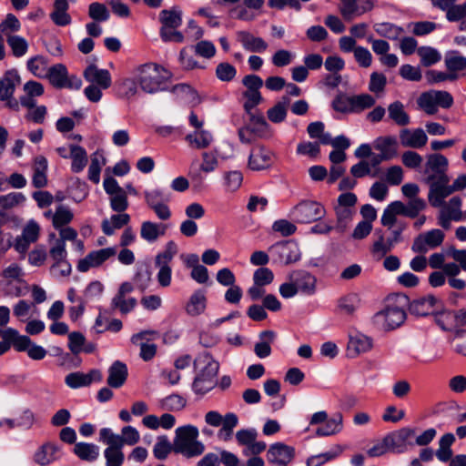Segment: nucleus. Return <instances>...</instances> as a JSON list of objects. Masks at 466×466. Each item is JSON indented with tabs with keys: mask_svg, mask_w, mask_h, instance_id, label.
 <instances>
[{
	"mask_svg": "<svg viewBox=\"0 0 466 466\" xmlns=\"http://www.w3.org/2000/svg\"><path fill=\"white\" fill-rule=\"evenodd\" d=\"M136 82L141 90L155 94L166 89V83L171 78V73L156 63H146L135 70Z\"/></svg>",
	"mask_w": 466,
	"mask_h": 466,
	"instance_id": "1",
	"label": "nucleus"
},
{
	"mask_svg": "<svg viewBox=\"0 0 466 466\" xmlns=\"http://www.w3.org/2000/svg\"><path fill=\"white\" fill-rule=\"evenodd\" d=\"M198 429L193 425L178 427L174 439V451L187 458L201 455L205 446L198 441Z\"/></svg>",
	"mask_w": 466,
	"mask_h": 466,
	"instance_id": "2",
	"label": "nucleus"
},
{
	"mask_svg": "<svg viewBox=\"0 0 466 466\" xmlns=\"http://www.w3.org/2000/svg\"><path fill=\"white\" fill-rule=\"evenodd\" d=\"M453 97L444 90H430L423 92L418 98V105L428 115H435L438 107L448 109L453 105Z\"/></svg>",
	"mask_w": 466,
	"mask_h": 466,
	"instance_id": "3",
	"label": "nucleus"
},
{
	"mask_svg": "<svg viewBox=\"0 0 466 466\" xmlns=\"http://www.w3.org/2000/svg\"><path fill=\"white\" fill-rule=\"evenodd\" d=\"M325 214L324 207L319 202L303 200L291 209L289 217L297 223H310L321 219Z\"/></svg>",
	"mask_w": 466,
	"mask_h": 466,
	"instance_id": "4",
	"label": "nucleus"
},
{
	"mask_svg": "<svg viewBox=\"0 0 466 466\" xmlns=\"http://www.w3.org/2000/svg\"><path fill=\"white\" fill-rule=\"evenodd\" d=\"M405 226V224L399 223L397 228L393 229L390 233V237L387 238H385L382 230L376 229L374 232L376 240L372 245L371 253L379 258H383L397 243L401 241V233Z\"/></svg>",
	"mask_w": 466,
	"mask_h": 466,
	"instance_id": "5",
	"label": "nucleus"
},
{
	"mask_svg": "<svg viewBox=\"0 0 466 466\" xmlns=\"http://www.w3.org/2000/svg\"><path fill=\"white\" fill-rule=\"evenodd\" d=\"M49 82L56 88H68L78 90L82 86V81L75 75L69 76L67 69L63 64H56L49 68L46 76Z\"/></svg>",
	"mask_w": 466,
	"mask_h": 466,
	"instance_id": "6",
	"label": "nucleus"
},
{
	"mask_svg": "<svg viewBox=\"0 0 466 466\" xmlns=\"http://www.w3.org/2000/svg\"><path fill=\"white\" fill-rule=\"evenodd\" d=\"M268 251L276 260L281 264L289 265L300 259V251L294 240L279 241L269 247Z\"/></svg>",
	"mask_w": 466,
	"mask_h": 466,
	"instance_id": "7",
	"label": "nucleus"
},
{
	"mask_svg": "<svg viewBox=\"0 0 466 466\" xmlns=\"http://www.w3.org/2000/svg\"><path fill=\"white\" fill-rule=\"evenodd\" d=\"M448 166L449 160L445 156L440 153L430 154L424 167L425 180L450 181L447 175Z\"/></svg>",
	"mask_w": 466,
	"mask_h": 466,
	"instance_id": "8",
	"label": "nucleus"
},
{
	"mask_svg": "<svg viewBox=\"0 0 466 466\" xmlns=\"http://www.w3.org/2000/svg\"><path fill=\"white\" fill-rule=\"evenodd\" d=\"M414 436V429L404 427L387 434L385 436V444L390 446V451L402 453L407 451L409 446L414 444L412 441Z\"/></svg>",
	"mask_w": 466,
	"mask_h": 466,
	"instance_id": "9",
	"label": "nucleus"
},
{
	"mask_svg": "<svg viewBox=\"0 0 466 466\" xmlns=\"http://www.w3.org/2000/svg\"><path fill=\"white\" fill-rule=\"evenodd\" d=\"M202 158L203 162L199 168L198 169L195 167L194 162L192 163L188 172V177H190L193 186L196 188H199L203 186L204 177L202 176L201 172L210 173L214 171L218 165L217 154L214 152H204L202 154Z\"/></svg>",
	"mask_w": 466,
	"mask_h": 466,
	"instance_id": "10",
	"label": "nucleus"
},
{
	"mask_svg": "<svg viewBox=\"0 0 466 466\" xmlns=\"http://www.w3.org/2000/svg\"><path fill=\"white\" fill-rule=\"evenodd\" d=\"M442 308L441 300L433 295L418 298L410 303L409 310L411 315L425 317L436 314Z\"/></svg>",
	"mask_w": 466,
	"mask_h": 466,
	"instance_id": "11",
	"label": "nucleus"
},
{
	"mask_svg": "<svg viewBox=\"0 0 466 466\" xmlns=\"http://www.w3.org/2000/svg\"><path fill=\"white\" fill-rule=\"evenodd\" d=\"M444 233L441 229H431L426 233L420 234L415 238L411 249L416 253L424 254L433 249L443 242Z\"/></svg>",
	"mask_w": 466,
	"mask_h": 466,
	"instance_id": "12",
	"label": "nucleus"
},
{
	"mask_svg": "<svg viewBox=\"0 0 466 466\" xmlns=\"http://www.w3.org/2000/svg\"><path fill=\"white\" fill-rule=\"evenodd\" d=\"M106 438L110 439L122 448L125 445L133 446L140 440L139 432L133 426H125L121 430V434H116L109 428H103L100 431Z\"/></svg>",
	"mask_w": 466,
	"mask_h": 466,
	"instance_id": "13",
	"label": "nucleus"
},
{
	"mask_svg": "<svg viewBox=\"0 0 466 466\" xmlns=\"http://www.w3.org/2000/svg\"><path fill=\"white\" fill-rule=\"evenodd\" d=\"M376 318L383 321V327L387 330L400 327L406 319V312L397 305H388L384 310L377 313Z\"/></svg>",
	"mask_w": 466,
	"mask_h": 466,
	"instance_id": "14",
	"label": "nucleus"
},
{
	"mask_svg": "<svg viewBox=\"0 0 466 466\" xmlns=\"http://www.w3.org/2000/svg\"><path fill=\"white\" fill-rule=\"evenodd\" d=\"M288 279L293 281L298 293L313 295L316 292V278L305 270H294L288 276Z\"/></svg>",
	"mask_w": 466,
	"mask_h": 466,
	"instance_id": "15",
	"label": "nucleus"
},
{
	"mask_svg": "<svg viewBox=\"0 0 466 466\" xmlns=\"http://www.w3.org/2000/svg\"><path fill=\"white\" fill-rule=\"evenodd\" d=\"M429 185L430 190L428 194V199L430 204L434 208L443 206L444 199L449 197L451 193L450 188V181L438 180H425Z\"/></svg>",
	"mask_w": 466,
	"mask_h": 466,
	"instance_id": "16",
	"label": "nucleus"
},
{
	"mask_svg": "<svg viewBox=\"0 0 466 466\" xmlns=\"http://www.w3.org/2000/svg\"><path fill=\"white\" fill-rule=\"evenodd\" d=\"M116 253V248H106L92 251L85 258L79 260L77 269L80 272H86L90 268L100 266L106 259L115 256Z\"/></svg>",
	"mask_w": 466,
	"mask_h": 466,
	"instance_id": "17",
	"label": "nucleus"
},
{
	"mask_svg": "<svg viewBox=\"0 0 466 466\" xmlns=\"http://www.w3.org/2000/svg\"><path fill=\"white\" fill-rule=\"evenodd\" d=\"M341 6L339 11L345 20L350 21L354 17L360 16L370 11L374 7L372 0H365L361 5L358 4V0H340Z\"/></svg>",
	"mask_w": 466,
	"mask_h": 466,
	"instance_id": "18",
	"label": "nucleus"
},
{
	"mask_svg": "<svg viewBox=\"0 0 466 466\" xmlns=\"http://www.w3.org/2000/svg\"><path fill=\"white\" fill-rule=\"evenodd\" d=\"M273 153L263 146L254 147L249 154L248 167L252 170H263L272 165Z\"/></svg>",
	"mask_w": 466,
	"mask_h": 466,
	"instance_id": "19",
	"label": "nucleus"
},
{
	"mask_svg": "<svg viewBox=\"0 0 466 466\" xmlns=\"http://www.w3.org/2000/svg\"><path fill=\"white\" fill-rule=\"evenodd\" d=\"M294 457V449L281 442L272 444L267 453L268 461L271 463L287 466Z\"/></svg>",
	"mask_w": 466,
	"mask_h": 466,
	"instance_id": "20",
	"label": "nucleus"
},
{
	"mask_svg": "<svg viewBox=\"0 0 466 466\" xmlns=\"http://www.w3.org/2000/svg\"><path fill=\"white\" fill-rule=\"evenodd\" d=\"M99 441L107 445V448L104 451L106 466H122L125 461L123 448L110 439L106 438L101 432H99Z\"/></svg>",
	"mask_w": 466,
	"mask_h": 466,
	"instance_id": "21",
	"label": "nucleus"
},
{
	"mask_svg": "<svg viewBox=\"0 0 466 466\" xmlns=\"http://www.w3.org/2000/svg\"><path fill=\"white\" fill-rule=\"evenodd\" d=\"M400 144L405 147L421 148L428 142V137L423 129L413 130L405 128L400 132Z\"/></svg>",
	"mask_w": 466,
	"mask_h": 466,
	"instance_id": "22",
	"label": "nucleus"
},
{
	"mask_svg": "<svg viewBox=\"0 0 466 466\" xmlns=\"http://www.w3.org/2000/svg\"><path fill=\"white\" fill-rule=\"evenodd\" d=\"M61 456L62 452L60 447L55 443L47 442L35 451L34 459L37 464L46 466L58 461Z\"/></svg>",
	"mask_w": 466,
	"mask_h": 466,
	"instance_id": "23",
	"label": "nucleus"
},
{
	"mask_svg": "<svg viewBox=\"0 0 466 466\" xmlns=\"http://www.w3.org/2000/svg\"><path fill=\"white\" fill-rule=\"evenodd\" d=\"M237 39L245 50L253 53H262L268 46L263 38L255 36L248 31L237 32Z\"/></svg>",
	"mask_w": 466,
	"mask_h": 466,
	"instance_id": "24",
	"label": "nucleus"
},
{
	"mask_svg": "<svg viewBox=\"0 0 466 466\" xmlns=\"http://www.w3.org/2000/svg\"><path fill=\"white\" fill-rule=\"evenodd\" d=\"M84 76L87 82L96 84L102 89H107L112 83L108 70L99 69L95 65H90L85 69Z\"/></svg>",
	"mask_w": 466,
	"mask_h": 466,
	"instance_id": "25",
	"label": "nucleus"
},
{
	"mask_svg": "<svg viewBox=\"0 0 466 466\" xmlns=\"http://www.w3.org/2000/svg\"><path fill=\"white\" fill-rule=\"evenodd\" d=\"M21 84V77L15 69L5 72L0 86V100L7 99L14 96L15 89Z\"/></svg>",
	"mask_w": 466,
	"mask_h": 466,
	"instance_id": "26",
	"label": "nucleus"
},
{
	"mask_svg": "<svg viewBox=\"0 0 466 466\" xmlns=\"http://www.w3.org/2000/svg\"><path fill=\"white\" fill-rule=\"evenodd\" d=\"M194 369L198 373L218 375L219 364L208 352H203L195 359Z\"/></svg>",
	"mask_w": 466,
	"mask_h": 466,
	"instance_id": "27",
	"label": "nucleus"
},
{
	"mask_svg": "<svg viewBox=\"0 0 466 466\" xmlns=\"http://www.w3.org/2000/svg\"><path fill=\"white\" fill-rule=\"evenodd\" d=\"M207 308V297L204 289L196 290L189 298L185 310L191 317L202 314Z\"/></svg>",
	"mask_w": 466,
	"mask_h": 466,
	"instance_id": "28",
	"label": "nucleus"
},
{
	"mask_svg": "<svg viewBox=\"0 0 466 466\" xmlns=\"http://www.w3.org/2000/svg\"><path fill=\"white\" fill-rule=\"evenodd\" d=\"M69 5L67 0H55L54 9L50 14V19L58 26H66L71 24V16L67 13Z\"/></svg>",
	"mask_w": 466,
	"mask_h": 466,
	"instance_id": "29",
	"label": "nucleus"
},
{
	"mask_svg": "<svg viewBox=\"0 0 466 466\" xmlns=\"http://www.w3.org/2000/svg\"><path fill=\"white\" fill-rule=\"evenodd\" d=\"M167 226L162 223H154L151 221H144L140 228V236L143 239L149 243H153L157 238L166 234Z\"/></svg>",
	"mask_w": 466,
	"mask_h": 466,
	"instance_id": "30",
	"label": "nucleus"
},
{
	"mask_svg": "<svg viewBox=\"0 0 466 466\" xmlns=\"http://www.w3.org/2000/svg\"><path fill=\"white\" fill-rule=\"evenodd\" d=\"M127 378V365L119 360L115 361L108 370L107 384L117 389L126 382Z\"/></svg>",
	"mask_w": 466,
	"mask_h": 466,
	"instance_id": "31",
	"label": "nucleus"
},
{
	"mask_svg": "<svg viewBox=\"0 0 466 466\" xmlns=\"http://www.w3.org/2000/svg\"><path fill=\"white\" fill-rule=\"evenodd\" d=\"M372 348V340L370 337L358 333L350 337L348 351L352 356L369 351Z\"/></svg>",
	"mask_w": 466,
	"mask_h": 466,
	"instance_id": "32",
	"label": "nucleus"
},
{
	"mask_svg": "<svg viewBox=\"0 0 466 466\" xmlns=\"http://www.w3.org/2000/svg\"><path fill=\"white\" fill-rule=\"evenodd\" d=\"M185 139L191 147L203 149L209 147L213 141V137L209 131L198 129L187 134Z\"/></svg>",
	"mask_w": 466,
	"mask_h": 466,
	"instance_id": "33",
	"label": "nucleus"
},
{
	"mask_svg": "<svg viewBox=\"0 0 466 466\" xmlns=\"http://www.w3.org/2000/svg\"><path fill=\"white\" fill-rule=\"evenodd\" d=\"M47 159L44 156H38L35 158L34 163V175H33V185L35 187L41 188L46 186L47 177Z\"/></svg>",
	"mask_w": 466,
	"mask_h": 466,
	"instance_id": "34",
	"label": "nucleus"
},
{
	"mask_svg": "<svg viewBox=\"0 0 466 466\" xmlns=\"http://www.w3.org/2000/svg\"><path fill=\"white\" fill-rule=\"evenodd\" d=\"M161 28H177L182 25V11L174 6L171 9H164L159 13Z\"/></svg>",
	"mask_w": 466,
	"mask_h": 466,
	"instance_id": "35",
	"label": "nucleus"
},
{
	"mask_svg": "<svg viewBox=\"0 0 466 466\" xmlns=\"http://www.w3.org/2000/svg\"><path fill=\"white\" fill-rule=\"evenodd\" d=\"M397 147L398 142L394 137H379L374 141L375 149L390 159L397 155Z\"/></svg>",
	"mask_w": 466,
	"mask_h": 466,
	"instance_id": "36",
	"label": "nucleus"
},
{
	"mask_svg": "<svg viewBox=\"0 0 466 466\" xmlns=\"http://www.w3.org/2000/svg\"><path fill=\"white\" fill-rule=\"evenodd\" d=\"M130 220V217L127 213H119L111 216L109 219H104L102 221V231L107 236H111L115 233L116 229H119L124 226L127 225Z\"/></svg>",
	"mask_w": 466,
	"mask_h": 466,
	"instance_id": "37",
	"label": "nucleus"
},
{
	"mask_svg": "<svg viewBox=\"0 0 466 466\" xmlns=\"http://www.w3.org/2000/svg\"><path fill=\"white\" fill-rule=\"evenodd\" d=\"M455 441V436L452 433H445L439 441V448L435 452L436 457L441 462H448L452 455L451 445Z\"/></svg>",
	"mask_w": 466,
	"mask_h": 466,
	"instance_id": "38",
	"label": "nucleus"
},
{
	"mask_svg": "<svg viewBox=\"0 0 466 466\" xmlns=\"http://www.w3.org/2000/svg\"><path fill=\"white\" fill-rule=\"evenodd\" d=\"M74 453L82 461H94L99 456V447L94 443L77 442Z\"/></svg>",
	"mask_w": 466,
	"mask_h": 466,
	"instance_id": "39",
	"label": "nucleus"
},
{
	"mask_svg": "<svg viewBox=\"0 0 466 466\" xmlns=\"http://www.w3.org/2000/svg\"><path fill=\"white\" fill-rule=\"evenodd\" d=\"M69 157L72 158L71 169L75 173L81 172L87 164V153L80 146L71 145Z\"/></svg>",
	"mask_w": 466,
	"mask_h": 466,
	"instance_id": "40",
	"label": "nucleus"
},
{
	"mask_svg": "<svg viewBox=\"0 0 466 466\" xmlns=\"http://www.w3.org/2000/svg\"><path fill=\"white\" fill-rule=\"evenodd\" d=\"M2 339L10 342L11 346L18 351L26 350L29 347V339L19 335L18 331L12 328H7L2 332Z\"/></svg>",
	"mask_w": 466,
	"mask_h": 466,
	"instance_id": "41",
	"label": "nucleus"
},
{
	"mask_svg": "<svg viewBox=\"0 0 466 466\" xmlns=\"http://www.w3.org/2000/svg\"><path fill=\"white\" fill-rule=\"evenodd\" d=\"M342 415L337 413L330 420H327L324 425L316 430V435L319 437L330 436L339 432L342 429Z\"/></svg>",
	"mask_w": 466,
	"mask_h": 466,
	"instance_id": "42",
	"label": "nucleus"
},
{
	"mask_svg": "<svg viewBox=\"0 0 466 466\" xmlns=\"http://www.w3.org/2000/svg\"><path fill=\"white\" fill-rule=\"evenodd\" d=\"M262 341L255 344L254 351L258 358H267L271 353L270 343L275 338V333L271 330H264L259 334Z\"/></svg>",
	"mask_w": 466,
	"mask_h": 466,
	"instance_id": "43",
	"label": "nucleus"
},
{
	"mask_svg": "<svg viewBox=\"0 0 466 466\" xmlns=\"http://www.w3.org/2000/svg\"><path fill=\"white\" fill-rule=\"evenodd\" d=\"M389 117L399 126L410 124V116L404 110V106L400 101H395L388 106Z\"/></svg>",
	"mask_w": 466,
	"mask_h": 466,
	"instance_id": "44",
	"label": "nucleus"
},
{
	"mask_svg": "<svg viewBox=\"0 0 466 466\" xmlns=\"http://www.w3.org/2000/svg\"><path fill=\"white\" fill-rule=\"evenodd\" d=\"M187 400L178 394H171L158 401V406L162 410L177 411L185 408Z\"/></svg>",
	"mask_w": 466,
	"mask_h": 466,
	"instance_id": "45",
	"label": "nucleus"
},
{
	"mask_svg": "<svg viewBox=\"0 0 466 466\" xmlns=\"http://www.w3.org/2000/svg\"><path fill=\"white\" fill-rule=\"evenodd\" d=\"M335 214L337 218L336 226L334 227L335 230L339 233H343L346 231L349 223L352 219L353 210L349 208L335 207Z\"/></svg>",
	"mask_w": 466,
	"mask_h": 466,
	"instance_id": "46",
	"label": "nucleus"
},
{
	"mask_svg": "<svg viewBox=\"0 0 466 466\" xmlns=\"http://www.w3.org/2000/svg\"><path fill=\"white\" fill-rule=\"evenodd\" d=\"M360 305V299L358 294L350 293L338 301L339 309L347 315H352Z\"/></svg>",
	"mask_w": 466,
	"mask_h": 466,
	"instance_id": "47",
	"label": "nucleus"
},
{
	"mask_svg": "<svg viewBox=\"0 0 466 466\" xmlns=\"http://www.w3.org/2000/svg\"><path fill=\"white\" fill-rule=\"evenodd\" d=\"M352 113H360L371 108L376 104V99L370 94H360L352 96Z\"/></svg>",
	"mask_w": 466,
	"mask_h": 466,
	"instance_id": "48",
	"label": "nucleus"
},
{
	"mask_svg": "<svg viewBox=\"0 0 466 466\" xmlns=\"http://www.w3.org/2000/svg\"><path fill=\"white\" fill-rule=\"evenodd\" d=\"M374 29L380 36L396 40L403 33V29L391 23H380L374 25Z\"/></svg>",
	"mask_w": 466,
	"mask_h": 466,
	"instance_id": "49",
	"label": "nucleus"
},
{
	"mask_svg": "<svg viewBox=\"0 0 466 466\" xmlns=\"http://www.w3.org/2000/svg\"><path fill=\"white\" fill-rule=\"evenodd\" d=\"M417 53L424 66H431L441 59L439 51L431 46H420L417 49Z\"/></svg>",
	"mask_w": 466,
	"mask_h": 466,
	"instance_id": "50",
	"label": "nucleus"
},
{
	"mask_svg": "<svg viewBox=\"0 0 466 466\" xmlns=\"http://www.w3.org/2000/svg\"><path fill=\"white\" fill-rule=\"evenodd\" d=\"M137 305L135 298L126 299V296L116 295L112 299V309H119L122 314H127L134 309Z\"/></svg>",
	"mask_w": 466,
	"mask_h": 466,
	"instance_id": "51",
	"label": "nucleus"
},
{
	"mask_svg": "<svg viewBox=\"0 0 466 466\" xmlns=\"http://www.w3.org/2000/svg\"><path fill=\"white\" fill-rule=\"evenodd\" d=\"M172 451H174V444L170 443L167 436L157 437L153 449L154 456L157 460H165Z\"/></svg>",
	"mask_w": 466,
	"mask_h": 466,
	"instance_id": "52",
	"label": "nucleus"
},
{
	"mask_svg": "<svg viewBox=\"0 0 466 466\" xmlns=\"http://www.w3.org/2000/svg\"><path fill=\"white\" fill-rule=\"evenodd\" d=\"M445 66L451 72L461 71L466 68V57L457 52L448 53L445 56Z\"/></svg>",
	"mask_w": 466,
	"mask_h": 466,
	"instance_id": "53",
	"label": "nucleus"
},
{
	"mask_svg": "<svg viewBox=\"0 0 466 466\" xmlns=\"http://www.w3.org/2000/svg\"><path fill=\"white\" fill-rule=\"evenodd\" d=\"M48 60L43 56L31 58V74L39 78L46 77L48 72Z\"/></svg>",
	"mask_w": 466,
	"mask_h": 466,
	"instance_id": "54",
	"label": "nucleus"
},
{
	"mask_svg": "<svg viewBox=\"0 0 466 466\" xmlns=\"http://www.w3.org/2000/svg\"><path fill=\"white\" fill-rule=\"evenodd\" d=\"M14 248L19 253L21 258H25L29 248V224L23 228L21 236L16 237L14 241Z\"/></svg>",
	"mask_w": 466,
	"mask_h": 466,
	"instance_id": "55",
	"label": "nucleus"
},
{
	"mask_svg": "<svg viewBox=\"0 0 466 466\" xmlns=\"http://www.w3.org/2000/svg\"><path fill=\"white\" fill-rule=\"evenodd\" d=\"M88 15L96 22H105L108 20L110 14L104 4L94 2L88 6Z\"/></svg>",
	"mask_w": 466,
	"mask_h": 466,
	"instance_id": "56",
	"label": "nucleus"
},
{
	"mask_svg": "<svg viewBox=\"0 0 466 466\" xmlns=\"http://www.w3.org/2000/svg\"><path fill=\"white\" fill-rule=\"evenodd\" d=\"M20 26L17 17L13 14H7L5 19L0 23V34L8 37V35H13V33L19 31Z\"/></svg>",
	"mask_w": 466,
	"mask_h": 466,
	"instance_id": "57",
	"label": "nucleus"
},
{
	"mask_svg": "<svg viewBox=\"0 0 466 466\" xmlns=\"http://www.w3.org/2000/svg\"><path fill=\"white\" fill-rule=\"evenodd\" d=\"M6 41L15 56L20 57L26 53L28 45L24 37L14 35H8Z\"/></svg>",
	"mask_w": 466,
	"mask_h": 466,
	"instance_id": "58",
	"label": "nucleus"
},
{
	"mask_svg": "<svg viewBox=\"0 0 466 466\" xmlns=\"http://www.w3.org/2000/svg\"><path fill=\"white\" fill-rule=\"evenodd\" d=\"M73 213L71 210L65 207L59 206L53 217V225L56 228H60L63 226L68 224L73 219Z\"/></svg>",
	"mask_w": 466,
	"mask_h": 466,
	"instance_id": "59",
	"label": "nucleus"
},
{
	"mask_svg": "<svg viewBox=\"0 0 466 466\" xmlns=\"http://www.w3.org/2000/svg\"><path fill=\"white\" fill-rule=\"evenodd\" d=\"M447 19L451 22L461 21L459 29L466 31V1L461 5H455L447 15Z\"/></svg>",
	"mask_w": 466,
	"mask_h": 466,
	"instance_id": "60",
	"label": "nucleus"
},
{
	"mask_svg": "<svg viewBox=\"0 0 466 466\" xmlns=\"http://www.w3.org/2000/svg\"><path fill=\"white\" fill-rule=\"evenodd\" d=\"M342 448L339 445H337L334 451H327L316 456H312L308 459L307 464L308 466H320L324 462L330 461L337 456H339L342 452Z\"/></svg>",
	"mask_w": 466,
	"mask_h": 466,
	"instance_id": "61",
	"label": "nucleus"
},
{
	"mask_svg": "<svg viewBox=\"0 0 466 466\" xmlns=\"http://www.w3.org/2000/svg\"><path fill=\"white\" fill-rule=\"evenodd\" d=\"M26 198L20 192H11L6 195L0 196V207L3 209L12 208L21 203H25Z\"/></svg>",
	"mask_w": 466,
	"mask_h": 466,
	"instance_id": "62",
	"label": "nucleus"
},
{
	"mask_svg": "<svg viewBox=\"0 0 466 466\" xmlns=\"http://www.w3.org/2000/svg\"><path fill=\"white\" fill-rule=\"evenodd\" d=\"M352 96L339 93L332 101V108L339 113H352Z\"/></svg>",
	"mask_w": 466,
	"mask_h": 466,
	"instance_id": "63",
	"label": "nucleus"
},
{
	"mask_svg": "<svg viewBox=\"0 0 466 466\" xmlns=\"http://www.w3.org/2000/svg\"><path fill=\"white\" fill-rule=\"evenodd\" d=\"M237 70L228 62L219 63L216 67L217 77L223 82H229L236 76Z\"/></svg>",
	"mask_w": 466,
	"mask_h": 466,
	"instance_id": "64",
	"label": "nucleus"
}]
</instances>
